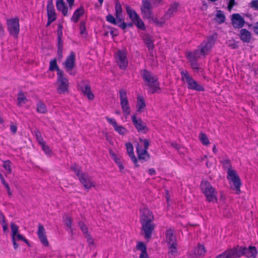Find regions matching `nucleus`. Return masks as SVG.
Listing matches in <instances>:
<instances>
[{"instance_id": "64", "label": "nucleus", "mask_w": 258, "mask_h": 258, "mask_svg": "<svg viewBox=\"0 0 258 258\" xmlns=\"http://www.w3.org/2000/svg\"><path fill=\"white\" fill-rule=\"evenodd\" d=\"M253 31L255 33L258 35V22L255 24L253 27Z\"/></svg>"}, {"instance_id": "28", "label": "nucleus", "mask_w": 258, "mask_h": 258, "mask_svg": "<svg viewBox=\"0 0 258 258\" xmlns=\"http://www.w3.org/2000/svg\"><path fill=\"white\" fill-rule=\"evenodd\" d=\"M84 9L83 7H80L79 8L77 9L71 18V20L75 23H77L80 18L84 14Z\"/></svg>"}, {"instance_id": "53", "label": "nucleus", "mask_w": 258, "mask_h": 258, "mask_svg": "<svg viewBox=\"0 0 258 258\" xmlns=\"http://www.w3.org/2000/svg\"><path fill=\"white\" fill-rule=\"evenodd\" d=\"M106 21L113 25H117V21L115 18L111 14L108 15L106 17Z\"/></svg>"}, {"instance_id": "15", "label": "nucleus", "mask_w": 258, "mask_h": 258, "mask_svg": "<svg viewBox=\"0 0 258 258\" xmlns=\"http://www.w3.org/2000/svg\"><path fill=\"white\" fill-rule=\"evenodd\" d=\"M132 120L136 128L139 132L146 133L149 131V128L141 118H137L135 115L132 117Z\"/></svg>"}, {"instance_id": "36", "label": "nucleus", "mask_w": 258, "mask_h": 258, "mask_svg": "<svg viewBox=\"0 0 258 258\" xmlns=\"http://www.w3.org/2000/svg\"><path fill=\"white\" fill-rule=\"evenodd\" d=\"M49 70L50 71H53L55 70L57 71V75H58V72H63L62 71L60 70L59 68L57 66V63H56V59H54L50 61V66H49Z\"/></svg>"}, {"instance_id": "4", "label": "nucleus", "mask_w": 258, "mask_h": 258, "mask_svg": "<svg viewBox=\"0 0 258 258\" xmlns=\"http://www.w3.org/2000/svg\"><path fill=\"white\" fill-rule=\"evenodd\" d=\"M201 188L207 202L213 203L217 202V193L210 182L207 180L202 181Z\"/></svg>"}, {"instance_id": "61", "label": "nucleus", "mask_w": 258, "mask_h": 258, "mask_svg": "<svg viewBox=\"0 0 258 258\" xmlns=\"http://www.w3.org/2000/svg\"><path fill=\"white\" fill-rule=\"evenodd\" d=\"M12 242L14 245V248L15 250H16L19 247V244L16 242V237H12Z\"/></svg>"}, {"instance_id": "63", "label": "nucleus", "mask_w": 258, "mask_h": 258, "mask_svg": "<svg viewBox=\"0 0 258 258\" xmlns=\"http://www.w3.org/2000/svg\"><path fill=\"white\" fill-rule=\"evenodd\" d=\"M24 237L22 234L17 233L16 235V240H22L24 239Z\"/></svg>"}, {"instance_id": "14", "label": "nucleus", "mask_w": 258, "mask_h": 258, "mask_svg": "<svg viewBox=\"0 0 258 258\" xmlns=\"http://www.w3.org/2000/svg\"><path fill=\"white\" fill-rule=\"evenodd\" d=\"M66 71L71 75L75 76L76 72L73 71L75 66V53L72 51L64 62Z\"/></svg>"}, {"instance_id": "43", "label": "nucleus", "mask_w": 258, "mask_h": 258, "mask_svg": "<svg viewBox=\"0 0 258 258\" xmlns=\"http://www.w3.org/2000/svg\"><path fill=\"white\" fill-rule=\"evenodd\" d=\"M34 134L36 138L37 141L39 143L40 145L43 144V143H45V142L44 141L43 138L41 136L40 132L38 130H36L34 131Z\"/></svg>"}, {"instance_id": "18", "label": "nucleus", "mask_w": 258, "mask_h": 258, "mask_svg": "<svg viewBox=\"0 0 258 258\" xmlns=\"http://www.w3.org/2000/svg\"><path fill=\"white\" fill-rule=\"evenodd\" d=\"M116 62L121 69L124 70L128 64L125 52L122 50H118L116 56Z\"/></svg>"}, {"instance_id": "60", "label": "nucleus", "mask_w": 258, "mask_h": 258, "mask_svg": "<svg viewBox=\"0 0 258 258\" xmlns=\"http://www.w3.org/2000/svg\"><path fill=\"white\" fill-rule=\"evenodd\" d=\"M235 5V0H230L228 5V8L229 10H231L233 6Z\"/></svg>"}, {"instance_id": "2", "label": "nucleus", "mask_w": 258, "mask_h": 258, "mask_svg": "<svg viewBox=\"0 0 258 258\" xmlns=\"http://www.w3.org/2000/svg\"><path fill=\"white\" fill-rule=\"evenodd\" d=\"M141 76L146 81V85L148 86V91L151 93H154L159 89V82L157 78L147 70H144L141 72Z\"/></svg>"}, {"instance_id": "38", "label": "nucleus", "mask_w": 258, "mask_h": 258, "mask_svg": "<svg viewBox=\"0 0 258 258\" xmlns=\"http://www.w3.org/2000/svg\"><path fill=\"white\" fill-rule=\"evenodd\" d=\"M199 139L201 143L205 146H208L210 144V141L207 136L203 133H201L199 135Z\"/></svg>"}, {"instance_id": "45", "label": "nucleus", "mask_w": 258, "mask_h": 258, "mask_svg": "<svg viewBox=\"0 0 258 258\" xmlns=\"http://www.w3.org/2000/svg\"><path fill=\"white\" fill-rule=\"evenodd\" d=\"M152 8L150 0H142V6L141 9H152Z\"/></svg>"}, {"instance_id": "12", "label": "nucleus", "mask_w": 258, "mask_h": 258, "mask_svg": "<svg viewBox=\"0 0 258 258\" xmlns=\"http://www.w3.org/2000/svg\"><path fill=\"white\" fill-rule=\"evenodd\" d=\"M57 92L59 94H64L68 91L69 82L63 76V72H58L57 76Z\"/></svg>"}, {"instance_id": "3", "label": "nucleus", "mask_w": 258, "mask_h": 258, "mask_svg": "<svg viewBox=\"0 0 258 258\" xmlns=\"http://www.w3.org/2000/svg\"><path fill=\"white\" fill-rule=\"evenodd\" d=\"M71 169L76 173L80 181L86 189L88 190L92 187L95 186V182L92 180L91 177L88 174L81 172L80 168L76 164L72 165Z\"/></svg>"}, {"instance_id": "22", "label": "nucleus", "mask_w": 258, "mask_h": 258, "mask_svg": "<svg viewBox=\"0 0 258 258\" xmlns=\"http://www.w3.org/2000/svg\"><path fill=\"white\" fill-rule=\"evenodd\" d=\"M239 37L243 42L249 43L251 39V34L246 29H241L239 34Z\"/></svg>"}, {"instance_id": "5", "label": "nucleus", "mask_w": 258, "mask_h": 258, "mask_svg": "<svg viewBox=\"0 0 258 258\" xmlns=\"http://www.w3.org/2000/svg\"><path fill=\"white\" fill-rule=\"evenodd\" d=\"M166 242L169 249L168 253L172 255L177 252V242L174 234V230L171 228L167 229L165 232Z\"/></svg>"}, {"instance_id": "1", "label": "nucleus", "mask_w": 258, "mask_h": 258, "mask_svg": "<svg viewBox=\"0 0 258 258\" xmlns=\"http://www.w3.org/2000/svg\"><path fill=\"white\" fill-rule=\"evenodd\" d=\"M140 212V222L144 237L146 239H150L155 229V224L153 223L154 215L152 212L145 207L141 209Z\"/></svg>"}, {"instance_id": "52", "label": "nucleus", "mask_w": 258, "mask_h": 258, "mask_svg": "<svg viewBox=\"0 0 258 258\" xmlns=\"http://www.w3.org/2000/svg\"><path fill=\"white\" fill-rule=\"evenodd\" d=\"M84 236L86 238L87 241L90 246L94 245V239L92 237L90 233L84 235Z\"/></svg>"}, {"instance_id": "26", "label": "nucleus", "mask_w": 258, "mask_h": 258, "mask_svg": "<svg viewBox=\"0 0 258 258\" xmlns=\"http://www.w3.org/2000/svg\"><path fill=\"white\" fill-rule=\"evenodd\" d=\"M235 248L226 250L223 253L218 255L216 258H236Z\"/></svg>"}, {"instance_id": "39", "label": "nucleus", "mask_w": 258, "mask_h": 258, "mask_svg": "<svg viewBox=\"0 0 258 258\" xmlns=\"http://www.w3.org/2000/svg\"><path fill=\"white\" fill-rule=\"evenodd\" d=\"M37 111L41 113H45L47 112L45 105L41 102H39L37 105Z\"/></svg>"}, {"instance_id": "54", "label": "nucleus", "mask_w": 258, "mask_h": 258, "mask_svg": "<svg viewBox=\"0 0 258 258\" xmlns=\"http://www.w3.org/2000/svg\"><path fill=\"white\" fill-rule=\"evenodd\" d=\"M42 150L46 154H50L51 152L49 147L46 145L45 143L40 145Z\"/></svg>"}, {"instance_id": "10", "label": "nucleus", "mask_w": 258, "mask_h": 258, "mask_svg": "<svg viewBox=\"0 0 258 258\" xmlns=\"http://www.w3.org/2000/svg\"><path fill=\"white\" fill-rule=\"evenodd\" d=\"M140 142L143 143L144 149L139 144H137L136 149L138 157L139 159H147L150 157L149 154L147 152V149L149 146V141L147 139H143L140 138Z\"/></svg>"}, {"instance_id": "49", "label": "nucleus", "mask_w": 258, "mask_h": 258, "mask_svg": "<svg viewBox=\"0 0 258 258\" xmlns=\"http://www.w3.org/2000/svg\"><path fill=\"white\" fill-rule=\"evenodd\" d=\"M11 228L12 230V237H16V234L18 233V226L14 223L11 224Z\"/></svg>"}, {"instance_id": "42", "label": "nucleus", "mask_w": 258, "mask_h": 258, "mask_svg": "<svg viewBox=\"0 0 258 258\" xmlns=\"http://www.w3.org/2000/svg\"><path fill=\"white\" fill-rule=\"evenodd\" d=\"M11 164L12 163L9 160L5 161L3 163V167L8 174L12 172Z\"/></svg>"}, {"instance_id": "6", "label": "nucleus", "mask_w": 258, "mask_h": 258, "mask_svg": "<svg viewBox=\"0 0 258 258\" xmlns=\"http://www.w3.org/2000/svg\"><path fill=\"white\" fill-rule=\"evenodd\" d=\"M181 75L182 80L187 83L188 89L198 91H203L204 90V87L199 84L198 82L189 75L187 71H181Z\"/></svg>"}, {"instance_id": "27", "label": "nucleus", "mask_w": 258, "mask_h": 258, "mask_svg": "<svg viewBox=\"0 0 258 258\" xmlns=\"http://www.w3.org/2000/svg\"><path fill=\"white\" fill-rule=\"evenodd\" d=\"M125 7L126 13L133 23L140 17L136 12L134 10H133L130 6L126 5Z\"/></svg>"}, {"instance_id": "57", "label": "nucleus", "mask_w": 258, "mask_h": 258, "mask_svg": "<svg viewBox=\"0 0 258 258\" xmlns=\"http://www.w3.org/2000/svg\"><path fill=\"white\" fill-rule=\"evenodd\" d=\"M250 6L255 10H258V0H253L250 3Z\"/></svg>"}, {"instance_id": "58", "label": "nucleus", "mask_w": 258, "mask_h": 258, "mask_svg": "<svg viewBox=\"0 0 258 258\" xmlns=\"http://www.w3.org/2000/svg\"><path fill=\"white\" fill-rule=\"evenodd\" d=\"M4 185L5 186V187L6 188V189L7 190V192H8V195L10 197H11L12 196V192L11 191V190L10 189V187L9 184L7 183L5 184H4Z\"/></svg>"}, {"instance_id": "8", "label": "nucleus", "mask_w": 258, "mask_h": 258, "mask_svg": "<svg viewBox=\"0 0 258 258\" xmlns=\"http://www.w3.org/2000/svg\"><path fill=\"white\" fill-rule=\"evenodd\" d=\"M234 248L236 258L243 255H246L248 258H255L257 253L255 247L252 246H250L248 248L238 246Z\"/></svg>"}, {"instance_id": "32", "label": "nucleus", "mask_w": 258, "mask_h": 258, "mask_svg": "<svg viewBox=\"0 0 258 258\" xmlns=\"http://www.w3.org/2000/svg\"><path fill=\"white\" fill-rule=\"evenodd\" d=\"M144 43L147 45L149 51H152L154 45L153 40L151 39L149 35H146L144 38Z\"/></svg>"}, {"instance_id": "24", "label": "nucleus", "mask_w": 258, "mask_h": 258, "mask_svg": "<svg viewBox=\"0 0 258 258\" xmlns=\"http://www.w3.org/2000/svg\"><path fill=\"white\" fill-rule=\"evenodd\" d=\"M136 249L141 251L140 258H149L147 252V246L143 242H139L136 246Z\"/></svg>"}, {"instance_id": "9", "label": "nucleus", "mask_w": 258, "mask_h": 258, "mask_svg": "<svg viewBox=\"0 0 258 258\" xmlns=\"http://www.w3.org/2000/svg\"><path fill=\"white\" fill-rule=\"evenodd\" d=\"M7 29L10 35L17 38L20 32L19 19L18 17L7 19Z\"/></svg>"}, {"instance_id": "20", "label": "nucleus", "mask_w": 258, "mask_h": 258, "mask_svg": "<svg viewBox=\"0 0 258 258\" xmlns=\"http://www.w3.org/2000/svg\"><path fill=\"white\" fill-rule=\"evenodd\" d=\"M38 237L43 245L47 246L49 245V242L47 240L44 228L41 224H39L38 230L37 232Z\"/></svg>"}, {"instance_id": "50", "label": "nucleus", "mask_w": 258, "mask_h": 258, "mask_svg": "<svg viewBox=\"0 0 258 258\" xmlns=\"http://www.w3.org/2000/svg\"><path fill=\"white\" fill-rule=\"evenodd\" d=\"M63 42L57 43V55L59 59L62 57Z\"/></svg>"}, {"instance_id": "25", "label": "nucleus", "mask_w": 258, "mask_h": 258, "mask_svg": "<svg viewBox=\"0 0 258 258\" xmlns=\"http://www.w3.org/2000/svg\"><path fill=\"white\" fill-rule=\"evenodd\" d=\"M56 6L57 10L61 12L63 16H67L68 8L66 5L63 0H57Z\"/></svg>"}, {"instance_id": "30", "label": "nucleus", "mask_w": 258, "mask_h": 258, "mask_svg": "<svg viewBox=\"0 0 258 258\" xmlns=\"http://www.w3.org/2000/svg\"><path fill=\"white\" fill-rule=\"evenodd\" d=\"M63 222L64 224L69 228L72 234L73 233L72 229V218L68 215L64 214L63 217Z\"/></svg>"}, {"instance_id": "13", "label": "nucleus", "mask_w": 258, "mask_h": 258, "mask_svg": "<svg viewBox=\"0 0 258 258\" xmlns=\"http://www.w3.org/2000/svg\"><path fill=\"white\" fill-rule=\"evenodd\" d=\"M228 178L233 183V189L235 190L237 194L240 191V187L241 185L240 179L234 170L227 171Z\"/></svg>"}, {"instance_id": "48", "label": "nucleus", "mask_w": 258, "mask_h": 258, "mask_svg": "<svg viewBox=\"0 0 258 258\" xmlns=\"http://www.w3.org/2000/svg\"><path fill=\"white\" fill-rule=\"evenodd\" d=\"M115 14L117 15H122V9L120 3L118 1H116L115 6Z\"/></svg>"}, {"instance_id": "41", "label": "nucleus", "mask_w": 258, "mask_h": 258, "mask_svg": "<svg viewBox=\"0 0 258 258\" xmlns=\"http://www.w3.org/2000/svg\"><path fill=\"white\" fill-rule=\"evenodd\" d=\"M153 21V22L158 26H162L163 24L165 23V21L167 20L166 19H164V17L163 16L161 18L160 21H159L157 18H154L152 17V18L150 19Z\"/></svg>"}, {"instance_id": "51", "label": "nucleus", "mask_w": 258, "mask_h": 258, "mask_svg": "<svg viewBox=\"0 0 258 258\" xmlns=\"http://www.w3.org/2000/svg\"><path fill=\"white\" fill-rule=\"evenodd\" d=\"M221 163L223 164L224 168H227L228 169L227 171L233 170L232 169H231V165L230 163V160H229V159L223 160V161H221Z\"/></svg>"}, {"instance_id": "19", "label": "nucleus", "mask_w": 258, "mask_h": 258, "mask_svg": "<svg viewBox=\"0 0 258 258\" xmlns=\"http://www.w3.org/2000/svg\"><path fill=\"white\" fill-rule=\"evenodd\" d=\"M187 57L190 62L192 68L193 69L198 70V64L197 61V60L200 58L199 50H196L193 52H188Z\"/></svg>"}, {"instance_id": "23", "label": "nucleus", "mask_w": 258, "mask_h": 258, "mask_svg": "<svg viewBox=\"0 0 258 258\" xmlns=\"http://www.w3.org/2000/svg\"><path fill=\"white\" fill-rule=\"evenodd\" d=\"M179 4L177 3H174L172 5L170 6L169 8L168 9L166 13L163 16L164 17V19L168 20L170 17H171L173 14L176 13L177 10V7Z\"/></svg>"}, {"instance_id": "62", "label": "nucleus", "mask_w": 258, "mask_h": 258, "mask_svg": "<svg viewBox=\"0 0 258 258\" xmlns=\"http://www.w3.org/2000/svg\"><path fill=\"white\" fill-rule=\"evenodd\" d=\"M116 163L118 165V166L119 168L120 171L121 172H122L124 169V167L123 166V164H122L121 160H120L119 161L117 162Z\"/></svg>"}, {"instance_id": "44", "label": "nucleus", "mask_w": 258, "mask_h": 258, "mask_svg": "<svg viewBox=\"0 0 258 258\" xmlns=\"http://www.w3.org/2000/svg\"><path fill=\"white\" fill-rule=\"evenodd\" d=\"M57 39H58V42H63L62 40V26L61 24H59L58 29L57 30Z\"/></svg>"}, {"instance_id": "37", "label": "nucleus", "mask_w": 258, "mask_h": 258, "mask_svg": "<svg viewBox=\"0 0 258 258\" xmlns=\"http://www.w3.org/2000/svg\"><path fill=\"white\" fill-rule=\"evenodd\" d=\"M145 106L146 104L143 98L142 97H138L137 104V111L139 112H142V109L145 108Z\"/></svg>"}, {"instance_id": "7", "label": "nucleus", "mask_w": 258, "mask_h": 258, "mask_svg": "<svg viewBox=\"0 0 258 258\" xmlns=\"http://www.w3.org/2000/svg\"><path fill=\"white\" fill-rule=\"evenodd\" d=\"M216 38V35L210 36L207 38L206 41H204L201 44L198 49H197L200 51V57L202 55L205 56L208 53L215 44Z\"/></svg>"}, {"instance_id": "40", "label": "nucleus", "mask_w": 258, "mask_h": 258, "mask_svg": "<svg viewBox=\"0 0 258 258\" xmlns=\"http://www.w3.org/2000/svg\"><path fill=\"white\" fill-rule=\"evenodd\" d=\"M114 128L119 134L121 135H125L128 132L125 128L121 125H117Z\"/></svg>"}, {"instance_id": "56", "label": "nucleus", "mask_w": 258, "mask_h": 258, "mask_svg": "<svg viewBox=\"0 0 258 258\" xmlns=\"http://www.w3.org/2000/svg\"><path fill=\"white\" fill-rule=\"evenodd\" d=\"M106 118L108 122L113 125L114 128L117 125L116 120L114 118H109L107 117H106Z\"/></svg>"}, {"instance_id": "47", "label": "nucleus", "mask_w": 258, "mask_h": 258, "mask_svg": "<svg viewBox=\"0 0 258 258\" xmlns=\"http://www.w3.org/2000/svg\"><path fill=\"white\" fill-rule=\"evenodd\" d=\"M138 28L141 30H144L145 29V25L143 21L139 17L136 21L133 22Z\"/></svg>"}, {"instance_id": "33", "label": "nucleus", "mask_w": 258, "mask_h": 258, "mask_svg": "<svg viewBox=\"0 0 258 258\" xmlns=\"http://www.w3.org/2000/svg\"><path fill=\"white\" fill-rule=\"evenodd\" d=\"M18 105L19 106H22L23 104H25L28 100L26 96L24 95L22 92H20L18 94Z\"/></svg>"}, {"instance_id": "59", "label": "nucleus", "mask_w": 258, "mask_h": 258, "mask_svg": "<svg viewBox=\"0 0 258 258\" xmlns=\"http://www.w3.org/2000/svg\"><path fill=\"white\" fill-rule=\"evenodd\" d=\"M115 19L117 21V23L118 22H122L123 19L122 18V15H117L115 14Z\"/></svg>"}, {"instance_id": "29", "label": "nucleus", "mask_w": 258, "mask_h": 258, "mask_svg": "<svg viewBox=\"0 0 258 258\" xmlns=\"http://www.w3.org/2000/svg\"><path fill=\"white\" fill-rule=\"evenodd\" d=\"M126 147L127 150V152L131 157L132 161L134 162V163L136 164L137 163V159L134 153V148L133 146V145L130 143H128L126 144Z\"/></svg>"}, {"instance_id": "55", "label": "nucleus", "mask_w": 258, "mask_h": 258, "mask_svg": "<svg viewBox=\"0 0 258 258\" xmlns=\"http://www.w3.org/2000/svg\"><path fill=\"white\" fill-rule=\"evenodd\" d=\"M80 33L81 34H85L86 33V27H85V22L84 21H82L80 25Z\"/></svg>"}, {"instance_id": "35", "label": "nucleus", "mask_w": 258, "mask_h": 258, "mask_svg": "<svg viewBox=\"0 0 258 258\" xmlns=\"http://www.w3.org/2000/svg\"><path fill=\"white\" fill-rule=\"evenodd\" d=\"M144 18L150 20L153 17L152 9H141Z\"/></svg>"}, {"instance_id": "31", "label": "nucleus", "mask_w": 258, "mask_h": 258, "mask_svg": "<svg viewBox=\"0 0 258 258\" xmlns=\"http://www.w3.org/2000/svg\"><path fill=\"white\" fill-rule=\"evenodd\" d=\"M192 252L195 255L201 256L205 254L206 252V249L203 245H199L197 247L195 248L192 251Z\"/></svg>"}, {"instance_id": "46", "label": "nucleus", "mask_w": 258, "mask_h": 258, "mask_svg": "<svg viewBox=\"0 0 258 258\" xmlns=\"http://www.w3.org/2000/svg\"><path fill=\"white\" fill-rule=\"evenodd\" d=\"M78 225L80 228L81 229L82 232L84 234V235L89 233L88 231V228L86 224L83 222L79 221L78 222Z\"/></svg>"}, {"instance_id": "16", "label": "nucleus", "mask_w": 258, "mask_h": 258, "mask_svg": "<svg viewBox=\"0 0 258 258\" xmlns=\"http://www.w3.org/2000/svg\"><path fill=\"white\" fill-rule=\"evenodd\" d=\"M47 14L48 17V21L46 26H49L51 23L56 20V14L55 10L53 5L52 0H49L47 5Z\"/></svg>"}, {"instance_id": "17", "label": "nucleus", "mask_w": 258, "mask_h": 258, "mask_svg": "<svg viewBox=\"0 0 258 258\" xmlns=\"http://www.w3.org/2000/svg\"><path fill=\"white\" fill-rule=\"evenodd\" d=\"M231 24L234 28L241 29L245 23L243 18L238 13L233 14L231 18Z\"/></svg>"}, {"instance_id": "11", "label": "nucleus", "mask_w": 258, "mask_h": 258, "mask_svg": "<svg viewBox=\"0 0 258 258\" xmlns=\"http://www.w3.org/2000/svg\"><path fill=\"white\" fill-rule=\"evenodd\" d=\"M119 98L122 112L125 116H127L131 113V109L129 106L128 101L126 96V92L124 90H120Z\"/></svg>"}, {"instance_id": "34", "label": "nucleus", "mask_w": 258, "mask_h": 258, "mask_svg": "<svg viewBox=\"0 0 258 258\" xmlns=\"http://www.w3.org/2000/svg\"><path fill=\"white\" fill-rule=\"evenodd\" d=\"M215 20L219 24L223 23L225 22V17L222 11L219 10L217 11L216 15Z\"/></svg>"}, {"instance_id": "21", "label": "nucleus", "mask_w": 258, "mask_h": 258, "mask_svg": "<svg viewBox=\"0 0 258 258\" xmlns=\"http://www.w3.org/2000/svg\"><path fill=\"white\" fill-rule=\"evenodd\" d=\"M80 89L83 95L86 96L88 99L93 100L94 99V96L89 85L84 84L80 86Z\"/></svg>"}]
</instances>
